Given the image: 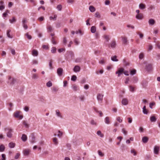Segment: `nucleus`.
<instances>
[{
    "mask_svg": "<svg viewBox=\"0 0 160 160\" xmlns=\"http://www.w3.org/2000/svg\"><path fill=\"white\" fill-rule=\"evenodd\" d=\"M5 131H7V136L9 138H11L12 136V132H13V130L10 128H5Z\"/></svg>",
    "mask_w": 160,
    "mask_h": 160,
    "instance_id": "1",
    "label": "nucleus"
},
{
    "mask_svg": "<svg viewBox=\"0 0 160 160\" xmlns=\"http://www.w3.org/2000/svg\"><path fill=\"white\" fill-rule=\"evenodd\" d=\"M21 112L20 111H17L14 113V116L16 118H19L20 119H21L23 118V116L20 114Z\"/></svg>",
    "mask_w": 160,
    "mask_h": 160,
    "instance_id": "2",
    "label": "nucleus"
},
{
    "mask_svg": "<svg viewBox=\"0 0 160 160\" xmlns=\"http://www.w3.org/2000/svg\"><path fill=\"white\" fill-rule=\"evenodd\" d=\"M103 95L102 94L98 93L97 95V99L98 102H101L103 100Z\"/></svg>",
    "mask_w": 160,
    "mask_h": 160,
    "instance_id": "3",
    "label": "nucleus"
},
{
    "mask_svg": "<svg viewBox=\"0 0 160 160\" xmlns=\"http://www.w3.org/2000/svg\"><path fill=\"white\" fill-rule=\"evenodd\" d=\"M124 69L123 68H120L116 72V74H118V76L119 77L124 72Z\"/></svg>",
    "mask_w": 160,
    "mask_h": 160,
    "instance_id": "4",
    "label": "nucleus"
},
{
    "mask_svg": "<svg viewBox=\"0 0 160 160\" xmlns=\"http://www.w3.org/2000/svg\"><path fill=\"white\" fill-rule=\"evenodd\" d=\"M63 69L61 68H59L57 69V73L59 77L62 76L63 73Z\"/></svg>",
    "mask_w": 160,
    "mask_h": 160,
    "instance_id": "5",
    "label": "nucleus"
},
{
    "mask_svg": "<svg viewBox=\"0 0 160 160\" xmlns=\"http://www.w3.org/2000/svg\"><path fill=\"white\" fill-rule=\"evenodd\" d=\"M159 151V147L158 146H155L154 148V152L155 154H158Z\"/></svg>",
    "mask_w": 160,
    "mask_h": 160,
    "instance_id": "6",
    "label": "nucleus"
},
{
    "mask_svg": "<svg viewBox=\"0 0 160 160\" xmlns=\"http://www.w3.org/2000/svg\"><path fill=\"white\" fill-rule=\"evenodd\" d=\"M8 79V82H9L11 84H13L16 82V80L15 79L11 78L10 76L9 77Z\"/></svg>",
    "mask_w": 160,
    "mask_h": 160,
    "instance_id": "7",
    "label": "nucleus"
},
{
    "mask_svg": "<svg viewBox=\"0 0 160 160\" xmlns=\"http://www.w3.org/2000/svg\"><path fill=\"white\" fill-rule=\"evenodd\" d=\"M30 150L28 149H25L23 151V153L24 156H27L29 155Z\"/></svg>",
    "mask_w": 160,
    "mask_h": 160,
    "instance_id": "8",
    "label": "nucleus"
},
{
    "mask_svg": "<svg viewBox=\"0 0 160 160\" xmlns=\"http://www.w3.org/2000/svg\"><path fill=\"white\" fill-rule=\"evenodd\" d=\"M143 14L142 13L136 14V18L138 19L142 20L143 18Z\"/></svg>",
    "mask_w": 160,
    "mask_h": 160,
    "instance_id": "9",
    "label": "nucleus"
},
{
    "mask_svg": "<svg viewBox=\"0 0 160 160\" xmlns=\"http://www.w3.org/2000/svg\"><path fill=\"white\" fill-rule=\"evenodd\" d=\"M122 103L123 105H126L128 104V100L127 99L123 98L122 101Z\"/></svg>",
    "mask_w": 160,
    "mask_h": 160,
    "instance_id": "10",
    "label": "nucleus"
},
{
    "mask_svg": "<svg viewBox=\"0 0 160 160\" xmlns=\"http://www.w3.org/2000/svg\"><path fill=\"white\" fill-rule=\"evenodd\" d=\"M80 68L78 66H76L74 67L73 70L75 72H78L80 71Z\"/></svg>",
    "mask_w": 160,
    "mask_h": 160,
    "instance_id": "11",
    "label": "nucleus"
},
{
    "mask_svg": "<svg viewBox=\"0 0 160 160\" xmlns=\"http://www.w3.org/2000/svg\"><path fill=\"white\" fill-rule=\"evenodd\" d=\"M32 54L34 56H37L38 55V52L37 50L34 49L32 51Z\"/></svg>",
    "mask_w": 160,
    "mask_h": 160,
    "instance_id": "12",
    "label": "nucleus"
},
{
    "mask_svg": "<svg viewBox=\"0 0 160 160\" xmlns=\"http://www.w3.org/2000/svg\"><path fill=\"white\" fill-rule=\"evenodd\" d=\"M129 90L132 92H134L135 91V87L132 85H129Z\"/></svg>",
    "mask_w": 160,
    "mask_h": 160,
    "instance_id": "13",
    "label": "nucleus"
},
{
    "mask_svg": "<svg viewBox=\"0 0 160 160\" xmlns=\"http://www.w3.org/2000/svg\"><path fill=\"white\" fill-rule=\"evenodd\" d=\"M152 65L151 64H148L146 66V69L148 71L152 70Z\"/></svg>",
    "mask_w": 160,
    "mask_h": 160,
    "instance_id": "14",
    "label": "nucleus"
},
{
    "mask_svg": "<svg viewBox=\"0 0 160 160\" xmlns=\"http://www.w3.org/2000/svg\"><path fill=\"white\" fill-rule=\"evenodd\" d=\"M110 45L112 48H115L116 46V42L115 41H112Z\"/></svg>",
    "mask_w": 160,
    "mask_h": 160,
    "instance_id": "15",
    "label": "nucleus"
},
{
    "mask_svg": "<svg viewBox=\"0 0 160 160\" xmlns=\"http://www.w3.org/2000/svg\"><path fill=\"white\" fill-rule=\"evenodd\" d=\"M148 140V138L147 137H144L142 138V141L143 143H146Z\"/></svg>",
    "mask_w": 160,
    "mask_h": 160,
    "instance_id": "16",
    "label": "nucleus"
},
{
    "mask_svg": "<svg viewBox=\"0 0 160 160\" xmlns=\"http://www.w3.org/2000/svg\"><path fill=\"white\" fill-rule=\"evenodd\" d=\"M21 139L23 141L25 142L27 140V137L25 134H23L21 138Z\"/></svg>",
    "mask_w": 160,
    "mask_h": 160,
    "instance_id": "17",
    "label": "nucleus"
},
{
    "mask_svg": "<svg viewBox=\"0 0 160 160\" xmlns=\"http://www.w3.org/2000/svg\"><path fill=\"white\" fill-rule=\"evenodd\" d=\"M89 10L91 12H94L96 10L95 8L93 6H90L89 7Z\"/></svg>",
    "mask_w": 160,
    "mask_h": 160,
    "instance_id": "18",
    "label": "nucleus"
},
{
    "mask_svg": "<svg viewBox=\"0 0 160 160\" xmlns=\"http://www.w3.org/2000/svg\"><path fill=\"white\" fill-rule=\"evenodd\" d=\"M15 143L12 142L9 143L8 146L10 148H13L15 147Z\"/></svg>",
    "mask_w": 160,
    "mask_h": 160,
    "instance_id": "19",
    "label": "nucleus"
},
{
    "mask_svg": "<svg viewBox=\"0 0 160 160\" xmlns=\"http://www.w3.org/2000/svg\"><path fill=\"white\" fill-rule=\"evenodd\" d=\"M122 42L123 43H124L125 44H127V37H122Z\"/></svg>",
    "mask_w": 160,
    "mask_h": 160,
    "instance_id": "20",
    "label": "nucleus"
},
{
    "mask_svg": "<svg viewBox=\"0 0 160 160\" xmlns=\"http://www.w3.org/2000/svg\"><path fill=\"white\" fill-rule=\"evenodd\" d=\"M142 112L144 114H147L148 113V111L146 109L145 106H144L142 108Z\"/></svg>",
    "mask_w": 160,
    "mask_h": 160,
    "instance_id": "21",
    "label": "nucleus"
},
{
    "mask_svg": "<svg viewBox=\"0 0 160 160\" xmlns=\"http://www.w3.org/2000/svg\"><path fill=\"white\" fill-rule=\"evenodd\" d=\"M96 28L95 26H93L91 27V31L92 33H95L96 32Z\"/></svg>",
    "mask_w": 160,
    "mask_h": 160,
    "instance_id": "22",
    "label": "nucleus"
},
{
    "mask_svg": "<svg viewBox=\"0 0 160 160\" xmlns=\"http://www.w3.org/2000/svg\"><path fill=\"white\" fill-rule=\"evenodd\" d=\"M146 8V6L143 3H140L139 5V8L141 9H143Z\"/></svg>",
    "mask_w": 160,
    "mask_h": 160,
    "instance_id": "23",
    "label": "nucleus"
},
{
    "mask_svg": "<svg viewBox=\"0 0 160 160\" xmlns=\"http://www.w3.org/2000/svg\"><path fill=\"white\" fill-rule=\"evenodd\" d=\"M103 37L107 42H108L110 40L109 36V35H105L103 36Z\"/></svg>",
    "mask_w": 160,
    "mask_h": 160,
    "instance_id": "24",
    "label": "nucleus"
},
{
    "mask_svg": "<svg viewBox=\"0 0 160 160\" xmlns=\"http://www.w3.org/2000/svg\"><path fill=\"white\" fill-rule=\"evenodd\" d=\"M5 149V147L3 144H1L0 146V152H3Z\"/></svg>",
    "mask_w": 160,
    "mask_h": 160,
    "instance_id": "25",
    "label": "nucleus"
},
{
    "mask_svg": "<svg viewBox=\"0 0 160 160\" xmlns=\"http://www.w3.org/2000/svg\"><path fill=\"white\" fill-rule=\"evenodd\" d=\"M148 22L149 24L151 25H153L155 23V20L153 19H150L148 21Z\"/></svg>",
    "mask_w": 160,
    "mask_h": 160,
    "instance_id": "26",
    "label": "nucleus"
},
{
    "mask_svg": "<svg viewBox=\"0 0 160 160\" xmlns=\"http://www.w3.org/2000/svg\"><path fill=\"white\" fill-rule=\"evenodd\" d=\"M47 29L48 31V32H51L53 30V28L52 27L49 25H48L47 26Z\"/></svg>",
    "mask_w": 160,
    "mask_h": 160,
    "instance_id": "27",
    "label": "nucleus"
},
{
    "mask_svg": "<svg viewBox=\"0 0 160 160\" xmlns=\"http://www.w3.org/2000/svg\"><path fill=\"white\" fill-rule=\"evenodd\" d=\"M57 15L56 14H54V15L53 17L52 16H50L49 17V19L50 20H53L54 21H55L56 20L57 18Z\"/></svg>",
    "mask_w": 160,
    "mask_h": 160,
    "instance_id": "28",
    "label": "nucleus"
},
{
    "mask_svg": "<svg viewBox=\"0 0 160 160\" xmlns=\"http://www.w3.org/2000/svg\"><path fill=\"white\" fill-rule=\"evenodd\" d=\"M105 123L107 124H109L110 123V121L109 120V117H106L105 119Z\"/></svg>",
    "mask_w": 160,
    "mask_h": 160,
    "instance_id": "29",
    "label": "nucleus"
},
{
    "mask_svg": "<svg viewBox=\"0 0 160 160\" xmlns=\"http://www.w3.org/2000/svg\"><path fill=\"white\" fill-rule=\"evenodd\" d=\"M138 80V79L137 77H133L132 79V82L133 83H135L137 82Z\"/></svg>",
    "mask_w": 160,
    "mask_h": 160,
    "instance_id": "30",
    "label": "nucleus"
},
{
    "mask_svg": "<svg viewBox=\"0 0 160 160\" xmlns=\"http://www.w3.org/2000/svg\"><path fill=\"white\" fill-rule=\"evenodd\" d=\"M94 16L95 17L98 18H101V15H100V13L98 12H96Z\"/></svg>",
    "mask_w": 160,
    "mask_h": 160,
    "instance_id": "31",
    "label": "nucleus"
},
{
    "mask_svg": "<svg viewBox=\"0 0 160 160\" xmlns=\"http://www.w3.org/2000/svg\"><path fill=\"white\" fill-rule=\"evenodd\" d=\"M51 42L52 43L54 44H57V43L56 41L55 37H52L51 39Z\"/></svg>",
    "mask_w": 160,
    "mask_h": 160,
    "instance_id": "32",
    "label": "nucleus"
},
{
    "mask_svg": "<svg viewBox=\"0 0 160 160\" xmlns=\"http://www.w3.org/2000/svg\"><path fill=\"white\" fill-rule=\"evenodd\" d=\"M72 88L73 90L76 91L78 90V87L76 85L74 84L72 85Z\"/></svg>",
    "mask_w": 160,
    "mask_h": 160,
    "instance_id": "33",
    "label": "nucleus"
},
{
    "mask_svg": "<svg viewBox=\"0 0 160 160\" xmlns=\"http://www.w3.org/2000/svg\"><path fill=\"white\" fill-rule=\"evenodd\" d=\"M117 57L116 56H114L113 57H112L111 59V60L113 61H118V60L117 59Z\"/></svg>",
    "mask_w": 160,
    "mask_h": 160,
    "instance_id": "34",
    "label": "nucleus"
},
{
    "mask_svg": "<svg viewBox=\"0 0 160 160\" xmlns=\"http://www.w3.org/2000/svg\"><path fill=\"white\" fill-rule=\"evenodd\" d=\"M56 112L57 115L58 117H59L61 118H62V116L61 115V114L60 113V112H59V111L58 110H56Z\"/></svg>",
    "mask_w": 160,
    "mask_h": 160,
    "instance_id": "35",
    "label": "nucleus"
},
{
    "mask_svg": "<svg viewBox=\"0 0 160 160\" xmlns=\"http://www.w3.org/2000/svg\"><path fill=\"white\" fill-rule=\"evenodd\" d=\"M97 134L99 136L101 137L102 138L103 137V134L100 131H98L97 132Z\"/></svg>",
    "mask_w": 160,
    "mask_h": 160,
    "instance_id": "36",
    "label": "nucleus"
},
{
    "mask_svg": "<svg viewBox=\"0 0 160 160\" xmlns=\"http://www.w3.org/2000/svg\"><path fill=\"white\" fill-rule=\"evenodd\" d=\"M150 121L152 122H155L156 120V119L154 116H152L150 117Z\"/></svg>",
    "mask_w": 160,
    "mask_h": 160,
    "instance_id": "37",
    "label": "nucleus"
},
{
    "mask_svg": "<svg viewBox=\"0 0 160 160\" xmlns=\"http://www.w3.org/2000/svg\"><path fill=\"white\" fill-rule=\"evenodd\" d=\"M53 141L54 143V144L56 145H57L58 144V139L56 138H53Z\"/></svg>",
    "mask_w": 160,
    "mask_h": 160,
    "instance_id": "38",
    "label": "nucleus"
},
{
    "mask_svg": "<svg viewBox=\"0 0 160 160\" xmlns=\"http://www.w3.org/2000/svg\"><path fill=\"white\" fill-rule=\"evenodd\" d=\"M136 71L135 69H133L130 72V74L131 75H133L136 73Z\"/></svg>",
    "mask_w": 160,
    "mask_h": 160,
    "instance_id": "39",
    "label": "nucleus"
},
{
    "mask_svg": "<svg viewBox=\"0 0 160 160\" xmlns=\"http://www.w3.org/2000/svg\"><path fill=\"white\" fill-rule=\"evenodd\" d=\"M31 142L32 144L36 142V141L35 140V137L33 135H32V139L31 141Z\"/></svg>",
    "mask_w": 160,
    "mask_h": 160,
    "instance_id": "40",
    "label": "nucleus"
},
{
    "mask_svg": "<svg viewBox=\"0 0 160 160\" xmlns=\"http://www.w3.org/2000/svg\"><path fill=\"white\" fill-rule=\"evenodd\" d=\"M10 32H11V30H8L7 31V36L8 37V38H12V37L10 35Z\"/></svg>",
    "mask_w": 160,
    "mask_h": 160,
    "instance_id": "41",
    "label": "nucleus"
},
{
    "mask_svg": "<svg viewBox=\"0 0 160 160\" xmlns=\"http://www.w3.org/2000/svg\"><path fill=\"white\" fill-rule=\"evenodd\" d=\"M155 7L154 5H150L148 8L149 10H151L152 9H154Z\"/></svg>",
    "mask_w": 160,
    "mask_h": 160,
    "instance_id": "42",
    "label": "nucleus"
},
{
    "mask_svg": "<svg viewBox=\"0 0 160 160\" xmlns=\"http://www.w3.org/2000/svg\"><path fill=\"white\" fill-rule=\"evenodd\" d=\"M46 85L48 87H50L52 86V84L51 82L49 81L47 83Z\"/></svg>",
    "mask_w": 160,
    "mask_h": 160,
    "instance_id": "43",
    "label": "nucleus"
},
{
    "mask_svg": "<svg viewBox=\"0 0 160 160\" xmlns=\"http://www.w3.org/2000/svg\"><path fill=\"white\" fill-rule=\"evenodd\" d=\"M20 155V154L19 153H17L15 156L14 158L15 159H17L18 158L19 156Z\"/></svg>",
    "mask_w": 160,
    "mask_h": 160,
    "instance_id": "44",
    "label": "nucleus"
},
{
    "mask_svg": "<svg viewBox=\"0 0 160 160\" xmlns=\"http://www.w3.org/2000/svg\"><path fill=\"white\" fill-rule=\"evenodd\" d=\"M56 48L55 47H52L51 50V52L52 53H55L56 51Z\"/></svg>",
    "mask_w": 160,
    "mask_h": 160,
    "instance_id": "45",
    "label": "nucleus"
},
{
    "mask_svg": "<svg viewBox=\"0 0 160 160\" xmlns=\"http://www.w3.org/2000/svg\"><path fill=\"white\" fill-rule=\"evenodd\" d=\"M9 21L11 23H13L16 21V19L15 17H13L12 18V19H10Z\"/></svg>",
    "mask_w": 160,
    "mask_h": 160,
    "instance_id": "46",
    "label": "nucleus"
},
{
    "mask_svg": "<svg viewBox=\"0 0 160 160\" xmlns=\"http://www.w3.org/2000/svg\"><path fill=\"white\" fill-rule=\"evenodd\" d=\"M77 79V77L75 75H73L72 76L71 78V80L72 81H75Z\"/></svg>",
    "mask_w": 160,
    "mask_h": 160,
    "instance_id": "47",
    "label": "nucleus"
},
{
    "mask_svg": "<svg viewBox=\"0 0 160 160\" xmlns=\"http://www.w3.org/2000/svg\"><path fill=\"white\" fill-rule=\"evenodd\" d=\"M9 12V11L8 10H7L6 12L4 13L3 14L2 16L3 17H6L8 15L7 13H8Z\"/></svg>",
    "mask_w": 160,
    "mask_h": 160,
    "instance_id": "48",
    "label": "nucleus"
},
{
    "mask_svg": "<svg viewBox=\"0 0 160 160\" xmlns=\"http://www.w3.org/2000/svg\"><path fill=\"white\" fill-rule=\"evenodd\" d=\"M62 8V6L61 5H58L57 7V8L59 11L61 10Z\"/></svg>",
    "mask_w": 160,
    "mask_h": 160,
    "instance_id": "49",
    "label": "nucleus"
},
{
    "mask_svg": "<svg viewBox=\"0 0 160 160\" xmlns=\"http://www.w3.org/2000/svg\"><path fill=\"white\" fill-rule=\"evenodd\" d=\"M52 60H50L49 61V67H50V68L51 69L52 68Z\"/></svg>",
    "mask_w": 160,
    "mask_h": 160,
    "instance_id": "50",
    "label": "nucleus"
},
{
    "mask_svg": "<svg viewBox=\"0 0 160 160\" xmlns=\"http://www.w3.org/2000/svg\"><path fill=\"white\" fill-rule=\"evenodd\" d=\"M90 123L92 125H96V122L93 120H92L90 122Z\"/></svg>",
    "mask_w": 160,
    "mask_h": 160,
    "instance_id": "51",
    "label": "nucleus"
},
{
    "mask_svg": "<svg viewBox=\"0 0 160 160\" xmlns=\"http://www.w3.org/2000/svg\"><path fill=\"white\" fill-rule=\"evenodd\" d=\"M23 124L25 127L26 128H28L29 127V125L27 123V122L24 121L23 122Z\"/></svg>",
    "mask_w": 160,
    "mask_h": 160,
    "instance_id": "52",
    "label": "nucleus"
},
{
    "mask_svg": "<svg viewBox=\"0 0 160 160\" xmlns=\"http://www.w3.org/2000/svg\"><path fill=\"white\" fill-rule=\"evenodd\" d=\"M25 35L27 37V38L28 39H31L32 38L31 36L30 35H29L28 32L27 33L25 34Z\"/></svg>",
    "mask_w": 160,
    "mask_h": 160,
    "instance_id": "53",
    "label": "nucleus"
},
{
    "mask_svg": "<svg viewBox=\"0 0 160 160\" xmlns=\"http://www.w3.org/2000/svg\"><path fill=\"white\" fill-rule=\"evenodd\" d=\"M117 120L119 122H122V119L120 117H118L117 118Z\"/></svg>",
    "mask_w": 160,
    "mask_h": 160,
    "instance_id": "54",
    "label": "nucleus"
},
{
    "mask_svg": "<svg viewBox=\"0 0 160 160\" xmlns=\"http://www.w3.org/2000/svg\"><path fill=\"white\" fill-rule=\"evenodd\" d=\"M131 152L134 155L136 156L137 154L136 151L134 149L132 150L131 151Z\"/></svg>",
    "mask_w": 160,
    "mask_h": 160,
    "instance_id": "55",
    "label": "nucleus"
},
{
    "mask_svg": "<svg viewBox=\"0 0 160 160\" xmlns=\"http://www.w3.org/2000/svg\"><path fill=\"white\" fill-rule=\"evenodd\" d=\"M137 33L139 35V37L141 38H142L143 37V35L140 32H137Z\"/></svg>",
    "mask_w": 160,
    "mask_h": 160,
    "instance_id": "56",
    "label": "nucleus"
},
{
    "mask_svg": "<svg viewBox=\"0 0 160 160\" xmlns=\"http://www.w3.org/2000/svg\"><path fill=\"white\" fill-rule=\"evenodd\" d=\"M98 153L99 155L101 157H103L104 156V154L100 150L98 151Z\"/></svg>",
    "mask_w": 160,
    "mask_h": 160,
    "instance_id": "57",
    "label": "nucleus"
},
{
    "mask_svg": "<svg viewBox=\"0 0 160 160\" xmlns=\"http://www.w3.org/2000/svg\"><path fill=\"white\" fill-rule=\"evenodd\" d=\"M144 57L143 53H141L139 55V58L140 59H142Z\"/></svg>",
    "mask_w": 160,
    "mask_h": 160,
    "instance_id": "58",
    "label": "nucleus"
},
{
    "mask_svg": "<svg viewBox=\"0 0 160 160\" xmlns=\"http://www.w3.org/2000/svg\"><path fill=\"white\" fill-rule=\"evenodd\" d=\"M99 62L101 64H103L105 63V62L103 59H102L99 61Z\"/></svg>",
    "mask_w": 160,
    "mask_h": 160,
    "instance_id": "59",
    "label": "nucleus"
},
{
    "mask_svg": "<svg viewBox=\"0 0 160 160\" xmlns=\"http://www.w3.org/2000/svg\"><path fill=\"white\" fill-rule=\"evenodd\" d=\"M122 131L125 135H126L127 134V131H126L124 128L122 129Z\"/></svg>",
    "mask_w": 160,
    "mask_h": 160,
    "instance_id": "60",
    "label": "nucleus"
},
{
    "mask_svg": "<svg viewBox=\"0 0 160 160\" xmlns=\"http://www.w3.org/2000/svg\"><path fill=\"white\" fill-rule=\"evenodd\" d=\"M11 52L13 55H15L16 53V52L15 50L14 49H11Z\"/></svg>",
    "mask_w": 160,
    "mask_h": 160,
    "instance_id": "61",
    "label": "nucleus"
},
{
    "mask_svg": "<svg viewBox=\"0 0 160 160\" xmlns=\"http://www.w3.org/2000/svg\"><path fill=\"white\" fill-rule=\"evenodd\" d=\"M110 2L109 0H106L105 2V4L106 5H108L110 4Z\"/></svg>",
    "mask_w": 160,
    "mask_h": 160,
    "instance_id": "62",
    "label": "nucleus"
},
{
    "mask_svg": "<svg viewBox=\"0 0 160 160\" xmlns=\"http://www.w3.org/2000/svg\"><path fill=\"white\" fill-rule=\"evenodd\" d=\"M22 24H25L27 22V20L26 18H23L22 21Z\"/></svg>",
    "mask_w": 160,
    "mask_h": 160,
    "instance_id": "63",
    "label": "nucleus"
},
{
    "mask_svg": "<svg viewBox=\"0 0 160 160\" xmlns=\"http://www.w3.org/2000/svg\"><path fill=\"white\" fill-rule=\"evenodd\" d=\"M2 160H6L5 155L4 154H2Z\"/></svg>",
    "mask_w": 160,
    "mask_h": 160,
    "instance_id": "64",
    "label": "nucleus"
}]
</instances>
